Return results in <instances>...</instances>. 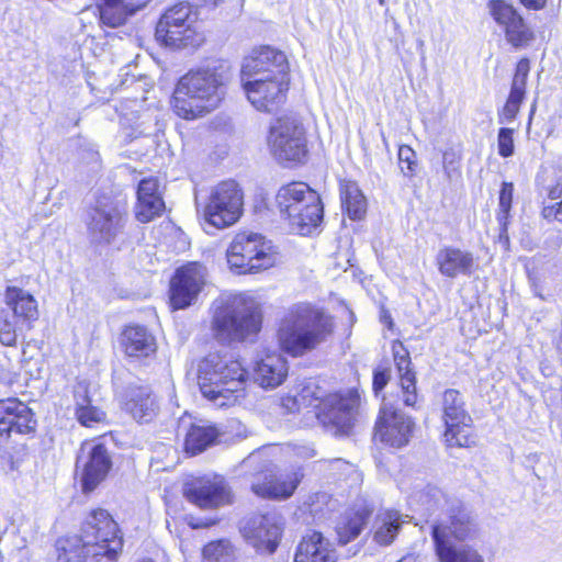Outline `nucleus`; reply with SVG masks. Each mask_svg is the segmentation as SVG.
Instances as JSON below:
<instances>
[{
  "mask_svg": "<svg viewBox=\"0 0 562 562\" xmlns=\"http://www.w3.org/2000/svg\"><path fill=\"white\" fill-rule=\"evenodd\" d=\"M514 130L502 127L497 135L498 154L504 157H510L514 154Z\"/></svg>",
  "mask_w": 562,
  "mask_h": 562,
  "instance_id": "nucleus-46",
  "label": "nucleus"
},
{
  "mask_svg": "<svg viewBox=\"0 0 562 562\" xmlns=\"http://www.w3.org/2000/svg\"><path fill=\"white\" fill-rule=\"evenodd\" d=\"M308 209L310 206L300 203L297 210L290 214L289 225L291 229L303 236L311 234L323 221V204L318 194L316 206L318 211H316V214H311Z\"/></svg>",
  "mask_w": 562,
  "mask_h": 562,
  "instance_id": "nucleus-37",
  "label": "nucleus"
},
{
  "mask_svg": "<svg viewBox=\"0 0 562 562\" xmlns=\"http://www.w3.org/2000/svg\"><path fill=\"white\" fill-rule=\"evenodd\" d=\"M150 0H128L131 8H126L127 11L134 15L137 11L144 9Z\"/></svg>",
  "mask_w": 562,
  "mask_h": 562,
  "instance_id": "nucleus-53",
  "label": "nucleus"
},
{
  "mask_svg": "<svg viewBox=\"0 0 562 562\" xmlns=\"http://www.w3.org/2000/svg\"><path fill=\"white\" fill-rule=\"evenodd\" d=\"M391 379V370L387 367L379 366L373 371L372 389L378 395L389 383Z\"/></svg>",
  "mask_w": 562,
  "mask_h": 562,
  "instance_id": "nucleus-48",
  "label": "nucleus"
},
{
  "mask_svg": "<svg viewBox=\"0 0 562 562\" xmlns=\"http://www.w3.org/2000/svg\"><path fill=\"white\" fill-rule=\"evenodd\" d=\"M212 328L223 342L251 339L261 328L259 304L243 294L220 297L214 302Z\"/></svg>",
  "mask_w": 562,
  "mask_h": 562,
  "instance_id": "nucleus-4",
  "label": "nucleus"
},
{
  "mask_svg": "<svg viewBox=\"0 0 562 562\" xmlns=\"http://www.w3.org/2000/svg\"><path fill=\"white\" fill-rule=\"evenodd\" d=\"M286 374L285 359L272 353L257 362L254 378L261 387L273 389L283 382Z\"/></svg>",
  "mask_w": 562,
  "mask_h": 562,
  "instance_id": "nucleus-30",
  "label": "nucleus"
},
{
  "mask_svg": "<svg viewBox=\"0 0 562 562\" xmlns=\"http://www.w3.org/2000/svg\"><path fill=\"white\" fill-rule=\"evenodd\" d=\"M525 93L526 92L510 89L507 100L520 105L522 100L525 99Z\"/></svg>",
  "mask_w": 562,
  "mask_h": 562,
  "instance_id": "nucleus-55",
  "label": "nucleus"
},
{
  "mask_svg": "<svg viewBox=\"0 0 562 562\" xmlns=\"http://www.w3.org/2000/svg\"><path fill=\"white\" fill-rule=\"evenodd\" d=\"M514 186L512 182H503L498 198V213L497 221L499 226H503L504 232L508 225L509 212L513 202Z\"/></svg>",
  "mask_w": 562,
  "mask_h": 562,
  "instance_id": "nucleus-42",
  "label": "nucleus"
},
{
  "mask_svg": "<svg viewBox=\"0 0 562 562\" xmlns=\"http://www.w3.org/2000/svg\"><path fill=\"white\" fill-rule=\"evenodd\" d=\"M220 432L212 425H192L186 435L184 449L188 453L196 454L212 446Z\"/></svg>",
  "mask_w": 562,
  "mask_h": 562,
  "instance_id": "nucleus-36",
  "label": "nucleus"
},
{
  "mask_svg": "<svg viewBox=\"0 0 562 562\" xmlns=\"http://www.w3.org/2000/svg\"><path fill=\"white\" fill-rule=\"evenodd\" d=\"M501 227V232H499V240L505 245V246H508L509 244V237L507 235V229L504 232V228L503 226H499Z\"/></svg>",
  "mask_w": 562,
  "mask_h": 562,
  "instance_id": "nucleus-57",
  "label": "nucleus"
},
{
  "mask_svg": "<svg viewBox=\"0 0 562 562\" xmlns=\"http://www.w3.org/2000/svg\"><path fill=\"white\" fill-rule=\"evenodd\" d=\"M244 193L234 180L220 182L212 188L203 206L205 222L215 228L235 224L243 214Z\"/></svg>",
  "mask_w": 562,
  "mask_h": 562,
  "instance_id": "nucleus-11",
  "label": "nucleus"
},
{
  "mask_svg": "<svg viewBox=\"0 0 562 562\" xmlns=\"http://www.w3.org/2000/svg\"><path fill=\"white\" fill-rule=\"evenodd\" d=\"M337 557L329 540L312 531L297 546L294 562H336Z\"/></svg>",
  "mask_w": 562,
  "mask_h": 562,
  "instance_id": "nucleus-28",
  "label": "nucleus"
},
{
  "mask_svg": "<svg viewBox=\"0 0 562 562\" xmlns=\"http://www.w3.org/2000/svg\"><path fill=\"white\" fill-rule=\"evenodd\" d=\"M529 70H530L529 60L527 58H522L518 61V64L516 66V72H515L514 77H519L521 79L528 78Z\"/></svg>",
  "mask_w": 562,
  "mask_h": 562,
  "instance_id": "nucleus-52",
  "label": "nucleus"
},
{
  "mask_svg": "<svg viewBox=\"0 0 562 562\" xmlns=\"http://www.w3.org/2000/svg\"><path fill=\"white\" fill-rule=\"evenodd\" d=\"M359 406L360 395L357 390L334 393L323 401L318 418L323 424L331 425L336 434L347 435L355 425Z\"/></svg>",
  "mask_w": 562,
  "mask_h": 562,
  "instance_id": "nucleus-13",
  "label": "nucleus"
},
{
  "mask_svg": "<svg viewBox=\"0 0 562 562\" xmlns=\"http://www.w3.org/2000/svg\"><path fill=\"white\" fill-rule=\"evenodd\" d=\"M206 268L189 262L178 268L170 281V304L175 310L186 308L198 299L205 284Z\"/></svg>",
  "mask_w": 562,
  "mask_h": 562,
  "instance_id": "nucleus-15",
  "label": "nucleus"
},
{
  "mask_svg": "<svg viewBox=\"0 0 562 562\" xmlns=\"http://www.w3.org/2000/svg\"><path fill=\"white\" fill-rule=\"evenodd\" d=\"M127 222L124 203L112 196H100L87 215L88 238L92 245L109 246L125 234Z\"/></svg>",
  "mask_w": 562,
  "mask_h": 562,
  "instance_id": "nucleus-7",
  "label": "nucleus"
},
{
  "mask_svg": "<svg viewBox=\"0 0 562 562\" xmlns=\"http://www.w3.org/2000/svg\"><path fill=\"white\" fill-rule=\"evenodd\" d=\"M164 210L165 202L159 191L158 179L154 177L142 179L137 188L136 220L140 223H148L160 216Z\"/></svg>",
  "mask_w": 562,
  "mask_h": 562,
  "instance_id": "nucleus-25",
  "label": "nucleus"
},
{
  "mask_svg": "<svg viewBox=\"0 0 562 562\" xmlns=\"http://www.w3.org/2000/svg\"><path fill=\"white\" fill-rule=\"evenodd\" d=\"M440 409L446 427L443 437L448 446L469 447L473 443L470 435L473 419L461 392L456 389L446 390L441 395Z\"/></svg>",
  "mask_w": 562,
  "mask_h": 562,
  "instance_id": "nucleus-12",
  "label": "nucleus"
},
{
  "mask_svg": "<svg viewBox=\"0 0 562 562\" xmlns=\"http://www.w3.org/2000/svg\"><path fill=\"white\" fill-rule=\"evenodd\" d=\"M288 87L289 78H270V75L244 83L249 102L263 112H273L284 103Z\"/></svg>",
  "mask_w": 562,
  "mask_h": 562,
  "instance_id": "nucleus-18",
  "label": "nucleus"
},
{
  "mask_svg": "<svg viewBox=\"0 0 562 562\" xmlns=\"http://www.w3.org/2000/svg\"><path fill=\"white\" fill-rule=\"evenodd\" d=\"M300 203L310 206L311 214H316L317 192L304 182H292L283 186L276 194V204L282 218L290 223V214L294 213Z\"/></svg>",
  "mask_w": 562,
  "mask_h": 562,
  "instance_id": "nucleus-23",
  "label": "nucleus"
},
{
  "mask_svg": "<svg viewBox=\"0 0 562 562\" xmlns=\"http://www.w3.org/2000/svg\"><path fill=\"white\" fill-rule=\"evenodd\" d=\"M520 2L528 9L538 10L544 5L546 0H520Z\"/></svg>",
  "mask_w": 562,
  "mask_h": 562,
  "instance_id": "nucleus-56",
  "label": "nucleus"
},
{
  "mask_svg": "<svg viewBox=\"0 0 562 562\" xmlns=\"http://www.w3.org/2000/svg\"><path fill=\"white\" fill-rule=\"evenodd\" d=\"M283 520L277 513L250 517L241 527L243 537L257 551H276L282 532Z\"/></svg>",
  "mask_w": 562,
  "mask_h": 562,
  "instance_id": "nucleus-17",
  "label": "nucleus"
},
{
  "mask_svg": "<svg viewBox=\"0 0 562 562\" xmlns=\"http://www.w3.org/2000/svg\"><path fill=\"white\" fill-rule=\"evenodd\" d=\"M340 199L342 209L346 211L349 218L358 221L364 217L368 203L356 182L346 181L341 184Z\"/></svg>",
  "mask_w": 562,
  "mask_h": 562,
  "instance_id": "nucleus-34",
  "label": "nucleus"
},
{
  "mask_svg": "<svg viewBox=\"0 0 562 562\" xmlns=\"http://www.w3.org/2000/svg\"><path fill=\"white\" fill-rule=\"evenodd\" d=\"M97 393V387L87 381H78L74 385L75 415L82 426L92 427L106 417Z\"/></svg>",
  "mask_w": 562,
  "mask_h": 562,
  "instance_id": "nucleus-22",
  "label": "nucleus"
},
{
  "mask_svg": "<svg viewBox=\"0 0 562 562\" xmlns=\"http://www.w3.org/2000/svg\"><path fill=\"white\" fill-rule=\"evenodd\" d=\"M461 156L453 149H447L442 154L443 170L448 179L452 180L460 176Z\"/></svg>",
  "mask_w": 562,
  "mask_h": 562,
  "instance_id": "nucleus-45",
  "label": "nucleus"
},
{
  "mask_svg": "<svg viewBox=\"0 0 562 562\" xmlns=\"http://www.w3.org/2000/svg\"><path fill=\"white\" fill-rule=\"evenodd\" d=\"M268 146L279 162H301L306 154L305 128L295 114L276 119L269 128Z\"/></svg>",
  "mask_w": 562,
  "mask_h": 562,
  "instance_id": "nucleus-10",
  "label": "nucleus"
},
{
  "mask_svg": "<svg viewBox=\"0 0 562 562\" xmlns=\"http://www.w3.org/2000/svg\"><path fill=\"white\" fill-rule=\"evenodd\" d=\"M542 215L549 221L562 222V200L542 209Z\"/></svg>",
  "mask_w": 562,
  "mask_h": 562,
  "instance_id": "nucleus-51",
  "label": "nucleus"
},
{
  "mask_svg": "<svg viewBox=\"0 0 562 562\" xmlns=\"http://www.w3.org/2000/svg\"><path fill=\"white\" fill-rule=\"evenodd\" d=\"M203 562H233L236 551L227 539L211 541L202 550Z\"/></svg>",
  "mask_w": 562,
  "mask_h": 562,
  "instance_id": "nucleus-41",
  "label": "nucleus"
},
{
  "mask_svg": "<svg viewBox=\"0 0 562 562\" xmlns=\"http://www.w3.org/2000/svg\"><path fill=\"white\" fill-rule=\"evenodd\" d=\"M225 404H226V402H220V403H218V405H220V406H223V405H225Z\"/></svg>",
  "mask_w": 562,
  "mask_h": 562,
  "instance_id": "nucleus-61",
  "label": "nucleus"
},
{
  "mask_svg": "<svg viewBox=\"0 0 562 562\" xmlns=\"http://www.w3.org/2000/svg\"><path fill=\"white\" fill-rule=\"evenodd\" d=\"M487 9L504 32L507 43L514 48L526 47L533 40L532 30L512 3L505 0H491Z\"/></svg>",
  "mask_w": 562,
  "mask_h": 562,
  "instance_id": "nucleus-16",
  "label": "nucleus"
},
{
  "mask_svg": "<svg viewBox=\"0 0 562 562\" xmlns=\"http://www.w3.org/2000/svg\"><path fill=\"white\" fill-rule=\"evenodd\" d=\"M402 522L397 512L386 510L379 514L374 522V541L380 546L391 544L397 536Z\"/></svg>",
  "mask_w": 562,
  "mask_h": 562,
  "instance_id": "nucleus-35",
  "label": "nucleus"
},
{
  "mask_svg": "<svg viewBox=\"0 0 562 562\" xmlns=\"http://www.w3.org/2000/svg\"><path fill=\"white\" fill-rule=\"evenodd\" d=\"M379 3L380 4H384V0H379Z\"/></svg>",
  "mask_w": 562,
  "mask_h": 562,
  "instance_id": "nucleus-62",
  "label": "nucleus"
},
{
  "mask_svg": "<svg viewBox=\"0 0 562 562\" xmlns=\"http://www.w3.org/2000/svg\"><path fill=\"white\" fill-rule=\"evenodd\" d=\"M479 535L480 527L476 517L457 498L448 503L443 517L431 524V538L435 548L470 542L475 540Z\"/></svg>",
  "mask_w": 562,
  "mask_h": 562,
  "instance_id": "nucleus-9",
  "label": "nucleus"
},
{
  "mask_svg": "<svg viewBox=\"0 0 562 562\" xmlns=\"http://www.w3.org/2000/svg\"><path fill=\"white\" fill-rule=\"evenodd\" d=\"M413 501L419 506V509L432 514L437 509H445L452 499L446 497L443 492L437 486L428 485L424 490L418 491L413 496Z\"/></svg>",
  "mask_w": 562,
  "mask_h": 562,
  "instance_id": "nucleus-40",
  "label": "nucleus"
},
{
  "mask_svg": "<svg viewBox=\"0 0 562 562\" xmlns=\"http://www.w3.org/2000/svg\"><path fill=\"white\" fill-rule=\"evenodd\" d=\"M128 0H103V3L98 5L100 22L109 27H119L127 21L132 14L126 8H130Z\"/></svg>",
  "mask_w": 562,
  "mask_h": 562,
  "instance_id": "nucleus-38",
  "label": "nucleus"
},
{
  "mask_svg": "<svg viewBox=\"0 0 562 562\" xmlns=\"http://www.w3.org/2000/svg\"><path fill=\"white\" fill-rule=\"evenodd\" d=\"M414 426L411 417L384 400L375 423L374 438L390 447L402 448L408 443Z\"/></svg>",
  "mask_w": 562,
  "mask_h": 562,
  "instance_id": "nucleus-14",
  "label": "nucleus"
},
{
  "mask_svg": "<svg viewBox=\"0 0 562 562\" xmlns=\"http://www.w3.org/2000/svg\"><path fill=\"white\" fill-rule=\"evenodd\" d=\"M125 409L138 423H149L157 415L158 404L148 386H131L126 394Z\"/></svg>",
  "mask_w": 562,
  "mask_h": 562,
  "instance_id": "nucleus-29",
  "label": "nucleus"
},
{
  "mask_svg": "<svg viewBox=\"0 0 562 562\" xmlns=\"http://www.w3.org/2000/svg\"><path fill=\"white\" fill-rule=\"evenodd\" d=\"M436 265L440 274L454 279L458 276H471L475 260L471 251L454 246H445L436 255Z\"/></svg>",
  "mask_w": 562,
  "mask_h": 562,
  "instance_id": "nucleus-26",
  "label": "nucleus"
},
{
  "mask_svg": "<svg viewBox=\"0 0 562 562\" xmlns=\"http://www.w3.org/2000/svg\"><path fill=\"white\" fill-rule=\"evenodd\" d=\"M35 420L32 409L18 398L0 400V436L11 432L26 435L33 432Z\"/></svg>",
  "mask_w": 562,
  "mask_h": 562,
  "instance_id": "nucleus-21",
  "label": "nucleus"
},
{
  "mask_svg": "<svg viewBox=\"0 0 562 562\" xmlns=\"http://www.w3.org/2000/svg\"><path fill=\"white\" fill-rule=\"evenodd\" d=\"M122 345L128 357H148L156 351L154 336L143 326H128L122 334Z\"/></svg>",
  "mask_w": 562,
  "mask_h": 562,
  "instance_id": "nucleus-31",
  "label": "nucleus"
},
{
  "mask_svg": "<svg viewBox=\"0 0 562 562\" xmlns=\"http://www.w3.org/2000/svg\"><path fill=\"white\" fill-rule=\"evenodd\" d=\"M400 378L404 404L415 406L417 402L415 372H404Z\"/></svg>",
  "mask_w": 562,
  "mask_h": 562,
  "instance_id": "nucleus-43",
  "label": "nucleus"
},
{
  "mask_svg": "<svg viewBox=\"0 0 562 562\" xmlns=\"http://www.w3.org/2000/svg\"><path fill=\"white\" fill-rule=\"evenodd\" d=\"M439 562H484L482 555L468 544H443L435 548Z\"/></svg>",
  "mask_w": 562,
  "mask_h": 562,
  "instance_id": "nucleus-39",
  "label": "nucleus"
},
{
  "mask_svg": "<svg viewBox=\"0 0 562 562\" xmlns=\"http://www.w3.org/2000/svg\"><path fill=\"white\" fill-rule=\"evenodd\" d=\"M302 454L306 458H312L315 456V451L312 448H304V452Z\"/></svg>",
  "mask_w": 562,
  "mask_h": 562,
  "instance_id": "nucleus-59",
  "label": "nucleus"
},
{
  "mask_svg": "<svg viewBox=\"0 0 562 562\" xmlns=\"http://www.w3.org/2000/svg\"><path fill=\"white\" fill-rule=\"evenodd\" d=\"M549 198L551 200H555V199L560 198V190L558 188L552 189L549 193Z\"/></svg>",
  "mask_w": 562,
  "mask_h": 562,
  "instance_id": "nucleus-58",
  "label": "nucleus"
},
{
  "mask_svg": "<svg viewBox=\"0 0 562 562\" xmlns=\"http://www.w3.org/2000/svg\"><path fill=\"white\" fill-rule=\"evenodd\" d=\"M331 317L307 303L292 306L280 323V347L293 357L303 356L325 342L333 334Z\"/></svg>",
  "mask_w": 562,
  "mask_h": 562,
  "instance_id": "nucleus-3",
  "label": "nucleus"
},
{
  "mask_svg": "<svg viewBox=\"0 0 562 562\" xmlns=\"http://www.w3.org/2000/svg\"><path fill=\"white\" fill-rule=\"evenodd\" d=\"M393 357L400 375L404 372H413L409 353L401 342L393 345Z\"/></svg>",
  "mask_w": 562,
  "mask_h": 562,
  "instance_id": "nucleus-47",
  "label": "nucleus"
},
{
  "mask_svg": "<svg viewBox=\"0 0 562 562\" xmlns=\"http://www.w3.org/2000/svg\"><path fill=\"white\" fill-rule=\"evenodd\" d=\"M221 0H210V3L213 4V5H217V3L220 2Z\"/></svg>",
  "mask_w": 562,
  "mask_h": 562,
  "instance_id": "nucleus-60",
  "label": "nucleus"
},
{
  "mask_svg": "<svg viewBox=\"0 0 562 562\" xmlns=\"http://www.w3.org/2000/svg\"><path fill=\"white\" fill-rule=\"evenodd\" d=\"M198 20V10L190 3H177L160 16L155 36L165 46L172 48L199 46L204 37L199 31Z\"/></svg>",
  "mask_w": 562,
  "mask_h": 562,
  "instance_id": "nucleus-6",
  "label": "nucleus"
},
{
  "mask_svg": "<svg viewBox=\"0 0 562 562\" xmlns=\"http://www.w3.org/2000/svg\"><path fill=\"white\" fill-rule=\"evenodd\" d=\"M186 498L202 509L216 508L231 502V493L223 477L200 479L188 483Z\"/></svg>",
  "mask_w": 562,
  "mask_h": 562,
  "instance_id": "nucleus-20",
  "label": "nucleus"
},
{
  "mask_svg": "<svg viewBox=\"0 0 562 562\" xmlns=\"http://www.w3.org/2000/svg\"><path fill=\"white\" fill-rule=\"evenodd\" d=\"M371 514L372 509L367 505L347 512L336 525L339 543L347 544L356 539L368 524Z\"/></svg>",
  "mask_w": 562,
  "mask_h": 562,
  "instance_id": "nucleus-32",
  "label": "nucleus"
},
{
  "mask_svg": "<svg viewBox=\"0 0 562 562\" xmlns=\"http://www.w3.org/2000/svg\"><path fill=\"white\" fill-rule=\"evenodd\" d=\"M5 302L11 306L15 317L21 323L20 329H32L33 312L35 310L33 296L21 289L8 288Z\"/></svg>",
  "mask_w": 562,
  "mask_h": 562,
  "instance_id": "nucleus-33",
  "label": "nucleus"
},
{
  "mask_svg": "<svg viewBox=\"0 0 562 562\" xmlns=\"http://www.w3.org/2000/svg\"><path fill=\"white\" fill-rule=\"evenodd\" d=\"M231 75L227 61L213 60L182 76L172 95L176 114L184 120H193L218 108Z\"/></svg>",
  "mask_w": 562,
  "mask_h": 562,
  "instance_id": "nucleus-2",
  "label": "nucleus"
},
{
  "mask_svg": "<svg viewBox=\"0 0 562 562\" xmlns=\"http://www.w3.org/2000/svg\"><path fill=\"white\" fill-rule=\"evenodd\" d=\"M247 381V371L238 360L220 353H210L198 368V384L204 397L216 402L229 400L243 391Z\"/></svg>",
  "mask_w": 562,
  "mask_h": 562,
  "instance_id": "nucleus-5",
  "label": "nucleus"
},
{
  "mask_svg": "<svg viewBox=\"0 0 562 562\" xmlns=\"http://www.w3.org/2000/svg\"><path fill=\"white\" fill-rule=\"evenodd\" d=\"M112 467L111 457L102 443L94 445L89 451L81 472L83 493L92 492L106 476Z\"/></svg>",
  "mask_w": 562,
  "mask_h": 562,
  "instance_id": "nucleus-27",
  "label": "nucleus"
},
{
  "mask_svg": "<svg viewBox=\"0 0 562 562\" xmlns=\"http://www.w3.org/2000/svg\"><path fill=\"white\" fill-rule=\"evenodd\" d=\"M519 108L520 105L517 103L507 100L499 113V123L504 124L513 122L519 112Z\"/></svg>",
  "mask_w": 562,
  "mask_h": 562,
  "instance_id": "nucleus-50",
  "label": "nucleus"
},
{
  "mask_svg": "<svg viewBox=\"0 0 562 562\" xmlns=\"http://www.w3.org/2000/svg\"><path fill=\"white\" fill-rule=\"evenodd\" d=\"M527 78L514 77L510 89L526 92Z\"/></svg>",
  "mask_w": 562,
  "mask_h": 562,
  "instance_id": "nucleus-54",
  "label": "nucleus"
},
{
  "mask_svg": "<svg viewBox=\"0 0 562 562\" xmlns=\"http://www.w3.org/2000/svg\"><path fill=\"white\" fill-rule=\"evenodd\" d=\"M289 65L285 55L270 46H262L254 49L244 59L241 74L247 77H262L270 75V78H289Z\"/></svg>",
  "mask_w": 562,
  "mask_h": 562,
  "instance_id": "nucleus-19",
  "label": "nucleus"
},
{
  "mask_svg": "<svg viewBox=\"0 0 562 562\" xmlns=\"http://www.w3.org/2000/svg\"><path fill=\"white\" fill-rule=\"evenodd\" d=\"M119 532L106 510L94 509L83 521L80 536L56 541L57 562H117L123 547Z\"/></svg>",
  "mask_w": 562,
  "mask_h": 562,
  "instance_id": "nucleus-1",
  "label": "nucleus"
},
{
  "mask_svg": "<svg viewBox=\"0 0 562 562\" xmlns=\"http://www.w3.org/2000/svg\"><path fill=\"white\" fill-rule=\"evenodd\" d=\"M398 160L403 175L405 177H412L417 166L415 151L407 145L400 146Z\"/></svg>",
  "mask_w": 562,
  "mask_h": 562,
  "instance_id": "nucleus-44",
  "label": "nucleus"
},
{
  "mask_svg": "<svg viewBox=\"0 0 562 562\" xmlns=\"http://www.w3.org/2000/svg\"><path fill=\"white\" fill-rule=\"evenodd\" d=\"M227 263L238 274L257 273L273 267L277 254L270 241L256 233H238L226 252Z\"/></svg>",
  "mask_w": 562,
  "mask_h": 562,
  "instance_id": "nucleus-8",
  "label": "nucleus"
},
{
  "mask_svg": "<svg viewBox=\"0 0 562 562\" xmlns=\"http://www.w3.org/2000/svg\"><path fill=\"white\" fill-rule=\"evenodd\" d=\"M301 477L297 472L280 476L267 472L251 483V491L262 498L285 499L294 493Z\"/></svg>",
  "mask_w": 562,
  "mask_h": 562,
  "instance_id": "nucleus-24",
  "label": "nucleus"
},
{
  "mask_svg": "<svg viewBox=\"0 0 562 562\" xmlns=\"http://www.w3.org/2000/svg\"><path fill=\"white\" fill-rule=\"evenodd\" d=\"M16 333L13 326L5 319H0V341L5 346H12L15 342Z\"/></svg>",
  "mask_w": 562,
  "mask_h": 562,
  "instance_id": "nucleus-49",
  "label": "nucleus"
}]
</instances>
